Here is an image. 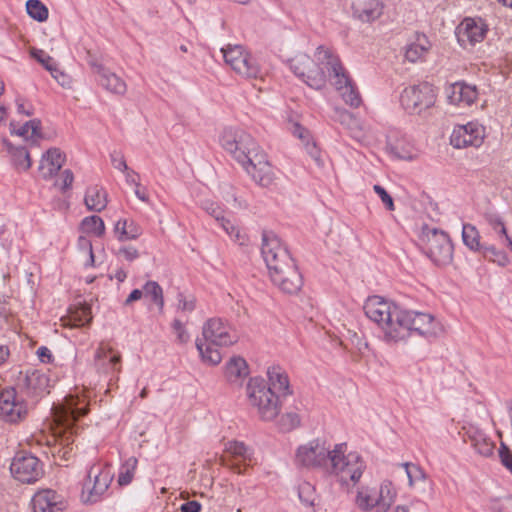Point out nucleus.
I'll use <instances>...</instances> for the list:
<instances>
[{"mask_svg":"<svg viewBox=\"0 0 512 512\" xmlns=\"http://www.w3.org/2000/svg\"><path fill=\"white\" fill-rule=\"evenodd\" d=\"M289 66L292 72L311 88L321 89L329 79L346 104L354 108L360 106L361 97L356 87L339 58L329 49L319 46L315 60L307 54H298L289 61Z\"/></svg>","mask_w":512,"mask_h":512,"instance_id":"nucleus-1","label":"nucleus"},{"mask_svg":"<svg viewBox=\"0 0 512 512\" xmlns=\"http://www.w3.org/2000/svg\"><path fill=\"white\" fill-rule=\"evenodd\" d=\"M261 254L274 285L287 294H296L303 278L288 249L273 231H263Z\"/></svg>","mask_w":512,"mask_h":512,"instance_id":"nucleus-2","label":"nucleus"},{"mask_svg":"<svg viewBox=\"0 0 512 512\" xmlns=\"http://www.w3.org/2000/svg\"><path fill=\"white\" fill-rule=\"evenodd\" d=\"M203 339H196V348L202 360L217 365L222 356L216 347L230 346L237 343L239 337L233 328L221 318L208 319L202 328Z\"/></svg>","mask_w":512,"mask_h":512,"instance_id":"nucleus-3","label":"nucleus"},{"mask_svg":"<svg viewBox=\"0 0 512 512\" xmlns=\"http://www.w3.org/2000/svg\"><path fill=\"white\" fill-rule=\"evenodd\" d=\"M220 143L246 171L269 162L253 137L241 129H224Z\"/></svg>","mask_w":512,"mask_h":512,"instance_id":"nucleus-4","label":"nucleus"},{"mask_svg":"<svg viewBox=\"0 0 512 512\" xmlns=\"http://www.w3.org/2000/svg\"><path fill=\"white\" fill-rule=\"evenodd\" d=\"M438 323L431 314L401 309L396 328H389L388 342H398L417 332L422 336H432L437 332Z\"/></svg>","mask_w":512,"mask_h":512,"instance_id":"nucleus-5","label":"nucleus"},{"mask_svg":"<svg viewBox=\"0 0 512 512\" xmlns=\"http://www.w3.org/2000/svg\"><path fill=\"white\" fill-rule=\"evenodd\" d=\"M247 396L250 405L256 409L258 416L263 421H271L279 414L283 400L275 394L271 387L263 379H250L247 385Z\"/></svg>","mask_w":512,"mask_h":512,"instance_id":"nucleus-6","label":"nucleus"},{"mask_svg":"<svg viewBox=\"0 0 512 512\" xmlns=\"http://www.w3.org/2000/svg\"><path fill=\"white\" fill-rule=\"evenodd\" d=\"M345 451L346 444L335 446L327 473L336 475L342 484L348 485L351 481L355 485L361 478L366 465L357 453L345 455Z\"/></svg>","mask_w":512,"mask_h":512,"instance_id":"nucleus-7","label":"nucleus"},{"mask_svg":"<svg viewBox=\"0 0 512 512\" xmlns=\"http://www.w3.org/2000/svg\"><path fill=\"white\" fill-rule=\"evenodd\" d=\"M421 249L439 266L449 264L453 257V246L448 234L435 228L423 231Z\"/></svg>","mask_w":512,"mask_h":512,"instance_id":"nucleus-8","label":"nucleus"},{"mask_svg":"<svg viewBox=\"0 0 512 512\" xmlns=\"http://www.w3.org/2000/svg\"><path fill=\"white\" fill-rule=\"evenodd\" d=\"M363 309L366 316L383 330L388 341V330L396 328L401 308L380 296H372L366 300Z\"/></svg>","mask_w":512,"mask_h":512,"instance_id":"nucleus-9","label":"nucleus"},{"mask_svg":"<svg viewBox=\"0 0 512 512\" xmlns=\"http://www.w3.org/2000/svg\"><path fill=\"white\" fill-rule=\"evenodd\" d=\"M112 481L110 470L100 464L90 467L83 484L81 500L85 504L98 502L107 491Z\"/></svg>","mask_w":512,"mask_h":512,"instance_id":"nucleus-10","label":"nucleus"},{"mask_svg":"<svg viewBox=\"0 0 512 512\" xmlns=\"http://www.w3.org/2000/svg\"><path fill=\"white\" fill-rule=\"evenodd\" d=\"M224 60L236 73L246 78H261L262 72L256 60L241 45H228L221 49Z\"/></svg>","mask_w":512,"mask_h":512,"instance_id":"nucleus-11","label":"nucleus"},{"mask_svg":"<svg viewBox=\"0 0 512 512\" xmlns=\"http://www.w3.org/2000/svg\"><path fill=\"white\" fill-rule=\"evenodd\" d=\"M55 421L66 431H71L75 423L88 413V403L85 398L68 395L64 402L52 409Z\"/></svg>","mask_w":512,"mask_h":512,"instance_id":"nucleus-12","label":"nucleus"},{"mask_svg":"<svg viewBox=\"0 0 512 512\" xmlns=\"http://www.w3.org/2000/svg\"><path fill=\"white\" fill-rule=\"evenodd\" d=\"M400 102L409 114H419L435 102L432 86L424 82L407 87L401 93Z\"/></svg>","mask_w":512,"mask_h":512,"instance_id":"nucleus-13","label":"nucleus"},{"mask_svg":"<svg viewBox=\"0 0 512 512\" xmlns=\"http://www.w3.org/2000/svg\"><path fill=\"white\" fill-rule=\"evenodd\" d=\"M333 450L325 447L324 443L314 440L298 448L296 453L297 465L307 468H321L328 472L330 457Z\"/></svg>","mask_w":512,"mask_h":512,"instance_id":"nucleus-14","label":"nucleus"},{"mask_svg":"<svg viewBox=\"0 0 512 512\" xmlns=\"http://www.w3.org/2000/svg\"><path fill=\"white\" fill-rule=\"evenodd\" d=\"M11 474L23 483H34L43 476V467L40 460L25 451L17 452L10 465Z\"/></svg>","mask_w":512,"mask_h":512,"instance_id":"nucleus-15","label":"nucleus"},{"mask_svg":"<svg viewBox=\"0 0 512 512\" xmlns=\"http://www.w3.org/2000/svg\"><path fill=\"white\" fill-rule=\"evenodd\" d=\"M485 129L477 122H469L454 128L450 142L455 148L479 147L483 143Z\"/></svg>","mask_w":512,"mask_h":512,"instance_id":"nucleus-16","label":"nucleus"},{"mask_svg":"<svg viewBox=\"0 0 512 512\" xmlns=\"http://www.w3.org/2000/svg\"><path fill=\"white\" fill-rule=\"evenodd\" d=\"M27 415V408L23 402L16 400V391L3 390L0 393V418L8 423H17Z\"/></svg>","mask_w":512,"mask_h":512,"instance_id":"nucleus-17","label":"nucleus"},{"mask_svg":"<svg viewBox=\"0 0 512 512\" xmlns=\"http://www.w3.org/2000/svg\"><path fill=\"white\" fill-rule=\"evenodd\" d=\"M220 460L223 466L237 474H243L247 468V461L251 460V451L243 442L232 441L227 445L226 455Z\"/></svg>","mask_w":512,"mask_h":512,"instance_id":"nucleus-18","label":"nucleus"},{"mask_svg":"<svg viewBox=\"0 0 512 512\" xmlns=\"http://www.w3.org/2000/svg\"><path fill=\"white\" fill-rule=\"evenodd\" d=\"M23 386L28 395L39 397L49 393L51 379L46 372L41 370H27L23 378Z\"/></svg>","mask_w":512,"mask_h":512,"instance_id":"nucleus-19","label":"nucleus"},{"mask_svg":"<svg viewBox=\"0 0 512 512\" xmlns=\"http://www.w3.org/2000/svg\"><path fill=\"white\" fill-rule=\"evenodd\" d=\"M382 0H357L352 5V14L355 19L363 23H371L383 14Z\"/></svg>","mask_w":512,"mask_h":512,"instance_id":"nucleus-20","label":"nucleus"},{"mask_svg":"<svg viewBox=\"0 0 512 512\" xmlns=\"http://www.w3.org/2000/svg\"><path fill=\"white\" fill-rule=\"evenodd\" d=\"M65 162V154L59 148H50L43 155L38 170L48 180L54 177Z\"/></svg>","mask_w":512,"mask_h":512,"instance_id":"nucleus-21","label":"nucleus"},{"mask_svg":"<svg viewBox=\"0 0 512 512\" xmlns=\"http://www.w3.org/2000/svg\"><path fill=\"white\" fill-rule=\"evenodd\" d=\"M59 495L50 489L37 492L32 498L34 512H62L63 503Z\"/></svg>","mask_w":512,"mask_h":512,"instance_id":"nucleus-22","label":"nucleus"},{"mask_svg":"<svg viewBox=\"0 0 512 512\" xmlns=\"http://www.w3.org/2000/svg\"><path fill=\"white\" fill-rule=\"evenodd\" d=\"M447 95L451 104L469 106L477 99L478 91L475 86L456 82L449 87Z\"/></svg>","mask_w":512,"mask_h":512,"instance_id":"nucleus-23","label":"nucleus"},{"mask_svg":"<svg viewBox=\"0 0 512 512\" xmlns=\"http://www.w3.org/2000/svg\"><path fill=\"white\" fill-rule=\"evenodd\" d=\"M487 33L486 25L480 20L475 21L474 19H465L460 28L458 38L460 41H468L470 44L475 45L483 41Z\"/></svg>","mask_w":512,"mask_h":512,"instance_id":"nucleus-24","label":"nucleus"},{"mask_svg":"<svg viewBox=\"0 0 512 512\" xmlns=\"http://www.w3.org/2000/svg\"><path fill=\"white\" fill-rule=\"evenodd\" d=\"M464 441L470 442L475 451L481 456L488 457L493 454L495 444L479 430H468L464 436Z\"/></svg>","mask_w":512,"mask_h":512,"instance_id":"nucleus-25","label":"nucleus"},{"mask_svg":"<svg viewBox=\"0 0 512 512\" xmlns=\"http://www.w3.org/2000/svg\"><path fill=\"white\" fill-rule=\"evenodd\" d=\"M269 385L273 391H277L282 399L291 394L289 379L285 371L281 367H271L267 371Z\"/></svg>","mask_w":512,"mask_h":512,"instance_id":"nucleus-26","label":"nucleus"},{"mask_svg":"<svg viewBox=\"0 0 512 512\" xmlns=\"http://www.w3.org/2000/svg\"><path fill=\"white\" fill-rule=\"evenodd\" d=\"M97 80L104 89L113 94L124 95L127 91L125 81L107 68L98 74Z\"/></svg>","mask_w":512,"mask_h":512,"instance_id":"nucleus-27","label":"nucleus"},{"mask_svg":"<svg viewBox=\"0 0 512 512\" xmlns=\"http://www.w3.org/2000/svg\"><path fill=\"white\" fill-rule=\"evenodd\" d=\"M249 374L246 361L241 357H233L227 363L225 376L231 384L241 385L242 380Z\"/></svg>","mask_w":512,"mask_h":512,"instance_id":"nucleus-28","label":"nucleus"},{"mask_svg":"<svg viewBox=\"0 0 512 512\" xmlns=\"http://www.w3.org/2000/svg\"><path fill=\"white\" fill-rule=\"evenodd\" d=\"M114 233L119 241L124 242L137 239L142 229L131 219H119L114 226Z\"/></svg>","mask_w":512,"mask_h":512,"instance_id":"nucleus-29","label":"nucleus"},{"mask_svg":"<svg viewBox=\"0 0 512 512\" xmlns=\"http://www.w3.org/2000/svg\"><path fill=\"white\" fill-rule=\"evenodd\" d=\"M64 325L70 327H81L89 325L92 321L91 307L88 304L80 305L70 310L67 319H63Z\"/></svg>","mask_w":512,"mask_h":512,"instance_id":"nucleus-30","label":"nucleus"},{"mask_svg":"<svg viewBox=\"0 0 512 512\" xmlns=\"http://www.w3.org/2000/svg\"><path fill=\"white\" fill-rule=\"evenodd\" d=\"M11 132L17 134L25 138L26 140L30 139L33 144L37 143V140L42 138L41 135V121L38 119H33L22 126H20L17 130L15 129L14 123L10 124Z\"/></svg>","mask_w":512,"mask_h":512,"instance_id":"nucleus-31","label":"nucleus"},{"mask_svg":"<svg viewBox=\"0 0 512 512\" xmlns=\"http://www.w3.org/2000/svg\"><path fill=\"white\" fill-rule=\"evenodd\" d=\"M106 197V192L98 186L88 188L85 195V204L88 210L102 211L107 205Z\"/></svg>","mask_w":512,"mask_h":512,"instance_id":"nucleus-32","label":"nucleus"},{"mask_svg":"<svg viewBox=\"0 0 512 512\" xmlns=\"http://www.w3.org/2000/svg\"><path fill=\"white\" fill-rule=\"evenodd\" d=\"M253 180L262 187H269L274 179H275V173L272 168V165L270 162H267L261 166L255 167L253 169L247 168L246 171Z\"/></svg>","mask_w":512,"mask_h":512,"instance_id":"nucleus-33","label":"nucleus"},{"mask_svg":"<svg viewBox=\"0 0 512 512\" xmlns=\"http://www.w3.org/2000/svg\"><path fill=\"white\" fill-rule=\"evenodd\" d=\"M356 505L362 511H370L376 506L379 507L375 491L369 487H361L357 492Z\"/></svg>","mask_w":512,"mask_h":512,"instance_id":"nucleus-34","label":"nucleus"},{"mask_svg":"<svg viewBox=\"0 0 512 512\" xmlns=\"http://www.w3.org/2000/svg\"><path fill=\"white\" fill-rule=\"evenodd\" d=\"M430 47L429 41L425 35H419L417 41L408 45L405 51V58L410 62H416L420 59Z\"/></svg>","mask_w":512,"mask_h":512,"instance_id":"nucleus-35","label":"nucleus"},{"mask_svg":"<svg viewBox=\"0 0 512 512\" xmlns=\"http://www.w3.org/2000/svg\"><path fill=\"white\" fill-rule=\"evenodd\" d=\"M13 166L18 170H28L31 167V158L25 147H10Z\"/></svg>","mask_w":512,"mask_h":512,"instance_id":"nucleus-36","label":"nucleus"},{"mask_svg":"<svg viewBox=\"0 0 512 512\" xmlns=\"http://www.w3.org/2000/svg\"><path fill=\"white\" fill-rule=\"evenodd\" d=\"M143 295L149 297L151 301L158 307L159 311L162 312L164 308V297L161 286L156 281H148L143 286Z\"/></svg>","mask_w":512,"mask_h":512,"instance_id":"nucleus-37","label":"nucleus"},{"mask_svg":"<svg viewBox=\"0 0 512 512\" xmlns=\"http://www.w3.org/2000/svg\"><path fill=\"white\" fill-rule=\"evenodd\" d=\"M462 239L464 244L472 251L483 250V246L480 244L479 232L475 226L471 224H464L462 228Z\"/></svg>","mask_w":512,"mask_h":512,"instance_id":"nucleus-38","label":"nucleus"},{"mask_svg":"<svg viewBox=\"0 0 512 512\" xmlns=\"http://www.w3.org/2000/svg\"><path fill=\"white\" fill-rule=\"evenodd\" d=\"M389 147L391 153L398 159L412 161L417 157L414 147L403 140H398L394 144H390Z\"/></svg>","mask_w":512,"mask_h":512,"instance_id":"nucleus-39","label":"nucleus"},{"mask_svg":"<svg viewBox=\"0 0 512 512\" xmlns=\"http://www.w3.org/2000/svg\"><path fill=\"white\" fill-rule=\"evenodd\" d=\"M81 228L85 233L94 234L98 237H101L105 232V224L97 215L85 217L81 222Z\"/></svg>","mask_w":512,"mask_h":512,"instance_id":"nucleus-40","label":"nucleus"},{"mask_svg":"<svg viewBox=\"0 0 512 512\" xmlns=\"http://www.w3.org/2000/svg\"><path fill=\"white\" fill-rule=\"evenodd\" d=\"M26 11L32 19L38 22L46 21L49 16L48 8L40 0H28Z\"/></svg>","mask_w":512,"mask_h":512,"instance_id":"nucleus-41","label":"nucleus"},{"mask_svg":"<svg viewBox=\"0 0 512 512\" xmlns=\"http://www.w3.org/2000/svg\"><path fill=\"white\" fill-rule=\"evenodd\" d=\"M137 459L135 457L128 458L120 468L118 483L121 486L131 483L137 467Z\"/></svg>","mask_w":512,"mask_h":512,"instance_id":"nucleus-42","label":"nucleus"},{"mask_svg":"<svg viewBox=\"0 0 512 512\" xmlns=\"http://www.w3.org/2000/svg\"><path fill=\"white\" fill-rule=\"evenodd\" d=\"M396 492L393 489V485L390 481H384L380 486L379 495L377 496L379 501V507L388 509L394 502Z\"/></svg>","mask_w":512,"mask_h":512,"instance_id":"nucleus-43","label":"nucleus"},{"mask_svg":"<svg viewBox=\"0 0 512 512\" xmlns=\"http://www.w3.org/2000/svg\"><path fill=\"white\" fill-rule=\"evenodd\" d=\"M31 56L44 66L50 73L57 71V65L53 58L41 49L32 48Z\"/></svg>","mask_w":512,"mask_h":512,"instance_id":"nucleus-44","label":"nucleus"},{"mask_svg":"<svg viewBox=\"0 0 512 512\" xmlns=\"http://www.w3.org/2000/svg\"><path fill=\"white\" fill-rule=\"evenodd\" d=\"M299 499L307 506H313L315 501V488L308 482H303L298 487Z\"/></svg>","mask_w":512,"mask_h":512,"instance_id":"nucleus-45","label":"nucleus"},{"mask_svg":"<svg viewBox=\"0 0 512 512\" xmlns=\"http://www.w3.org/2000/svg\"><path fill=\"white\" fill-rule=\"evenodd\" d=\"M300 424V417L296 412H286L279 420V427L282 431H291Z\"/></svg>","mask_w":512,"mask_h":512,"instance_id":"nucleus-46","label":"nucleus"},{"mask_svg":"<svg viewBox=\"0 0 512 512\" xmlns=\"http://www.w3.org/2000/svg\"><path fill=\"white\" fill-rule=\"evenodd\" d=\"M402 466L405 468L410 486H413L416 481L425 479L426 475L420 466L408 462L403 463Z\"/></svg>","mask_w":512,"mask_h":512,"instance_id":"nucleus-47","label":"nucleus"},{"mask_svg":"<svg viewBox=\"0 0 512 512\" xmlns=\"http://www.w3.org/2000/svg\"><path fill=\"white\" fill-rule=\"evenodd\" d=\"M483 254L488 257L491 254L493 258H490L493 262H496L500 266H506L508 264V257L505 252L497 250L493 245L483 246Z\"/></svg>","mask_w":512,"mask_h":512,"instance_id":"nucleus-48","label":"nucleus"},{"mask_svg":"<svg viewBox=\"0 0 512 512\" xmlns=\"http://www.w3.org/2000/svg\"><path fill=\"white\" fill-rule=\"evenodd\" d=\"M218 222L231 238L239 242L240 245L244 244V239L241 236L239 229L235 227L229 219H226L223 216Z\"/></svg>","mask_w":512,"mask_h":512,"instance_id":"nucleus-49","label":"nucleus"},{"mask_svg":"<svg viewBox=\"0 0 512 512\" xmlns=\"http://www.w3.org/2000/svg\"><path fill=\"white\" fill-rule=\"evenodd\" d=\"M373 190L380 197L381 201L389 211H393L395 209L393 198L384 187L376 184L373 186Z\"/></svg>","mask_w":512,"mask_h":512,"instance_id":"nucleus-50","label":"nucleus"},{"mask_svg":"<svg viewBox=\"0 0 512 512\" xmlns=\"http://www.w3.org/2000/svg\"><path fill=\"white\" fill-rule=\"evenodd\" d=\"M172 328L177 334V341L181 344H185L189 341V334L185 329L183 323L179 319H175L172 323Z\"/></svg>","mask_w":512,"mask_h":512,"instance_id":"nucleus-51","label":"nucleus"},{"mask_svg":"<svg viewBox=\"0 0 512 512\" xmlns=\"http://www.w3.org/2000/svg\"><path fill=\"white\" fill-rule=\"evenodd\" d=\"M113 167L121 172L128 171V166L124 155L120 151H113L110 154Z\"/></svg>","mask_w":512,"mask_h":512,"instance_id":"nucleus-52","label":"nucleus"},{"mask_svg":"<svg viewBox=\"0 0 512 512\" xmlns=\"http://www.w3.org/2000/svg\"><path fill=\"white\" fill-rule=\"evenodd\" d=\"M499 457L501 463L512 473V452L504 443L501 444Z\"/></svg>","mask_w":512,"mask_h":512,"instance_id":"nucleus-53","label":"nucleus"},{"mask_svg":"<svg viewBox=\"0 0 512 512\" xmlns=\"http://www.w3.org/2000/svg\"><path fill=\"white\" fill-rule=\"evenodd\" d=\"M116 255L122 256V257H124L125 260L131 262L139 257V252L133 246H123V247L119 248Z\"/></svg>","mask_w":512,"mask_h":512,"instance_id":"nucleus-54","label":"nucleus"},{"mask_svg":"<svg viewBox=\"0 0 512 512\" xmlns=\"http://www.w3.org/2000/svg\"><path fill=\"white\" fill-rule=\"evenodd\" d=\"M178 309L191 312L195 309V298L187 299L183 293L178 294Z\"/></svg>","mask_w":512,"mask_h":512,"instance_id":"nucleus-55","label":"nucleus"},{"mask_svg":"<svg viewBox=\"0 0 512 512\" xmlns=\"http://www.w3.org/2000/svg\"><path fill=\"white\" fill-rule=\"evenodd\" d=\"M339 120L341 124L346 125L351 130L359 128L358 120L349 112H341L339 115Z\"/></svg>","mask_w":512,"mask_h":512,"instance_id":"nucleus-56","label":"nucleus"},{"mask_svg":"<svg viewBox=\"0 0 512 512\" xmlns=\"http://www.w3.org/2000/svg\"><path fill=\"white\" fill-rule=\"evenodd\" d=\"M78 247L87 252L89 254V262H90V265H93L94 263V254H93V249H92V243L91 241L85 237V236H80L78 238Z\"/></svg>","mask_w":512,"mask_h":512,"instance_id":"nucleus-57","label":"nucleus"},{"mask_svg":"<svg viewBox=\"0 0 512 512\" xmlns=\"http://www.w3.org/2000/svg\"><path fill=\"white\" fill-rule=\"evenodd\" d=\"M51 75L62 87L69 88L71 86L72 80L70 76L63 71H60L58 68L57 71H53Z\"/></svg>","mask_w":512,"mask_h":512,"instance_id":"nucleus-58","label":"nucleus"},{"mask_svg":"<svg viewBox=\"0 0 512 512\" xmlns=\"http://www.w3.org/2000/svg\"><path fill=\"white\" fill-rule=\"evenodd\" d=\"M203 207L206 210V212L209 215H211L212 217H214L217 221H219L221 219V217H223L222 210L220 209V207L217 204H215L213 202L206 201L203 204Z\"/></svg>","mask_w":512,"mask_h":512,"instance_id":"nucleus-59","label":"nucleus"},{"mask_svg":"<svg viewBox=\"0 0 512 512\" xmlns=\"http://www.w3.org/2000/svg\"><path fill=\"white\" fill-rule=\"evenodd\" d=\"M73 180H74V175H73L72 171L70 169H65L62 172V183L59 184L58 182H56V185L60 186L62 191H66L67 189H69L71 187Z\"/></svg>","mask_w":512,"mask_h":512,"instance_id":"nucleus-60","label":"nucleus"},{"mask_svg":"<svg viewBox=\"0 0 512 512\" xmlns=\"http://www.w3.org/2000/svg\"><path fill=\"white\" fill-rule=\"evenodd\" d=\"M39 360L42 362V363H50L53 359V355L50 351V349H48L47 347L45 346H41L37 349V352H36Z\"/></svg>","mask_w":512,"mask_h":512,"instance_id":"nucleus-61","label":"nucleus"},{"mask_svg":"<svg viewBox=\"0 0 512 512\" xmlns=\"http://www.w3.org/2000/svg\"><path fill=\"white\" fill-rule=\"evenodd\" d=\"M493 227L495 230L499 228V234L504 235L507 241L508 247L512 250V239L508 236L507 230L503 224V222L499 219L493 222Z\"/></svg>","mask_w":512,"mask_h":512,"instance_id":"nucleus-62","label":"nucleus"},{"mask_svg":"<svg viewBox=\"0 0 512 512\" xmlns=\"http://www.w3.org/2000/svg\"><path fill=\"white\" fill-rule=\"evenodd\" d=\"M181 512H200L201 504L198 501H188L181 505Z\"/></svg>","mask_w":512,"mask_h":512,"instance_id":"nucleus-63","label":"nucleus"},{"mask_svg":"<svg viewBox=\"0 0 512 512\" xmlns=\"http://www.w3.org/2000/svg\"><path fill=\"white\" fill-rule=\"evenodd\" d=\"M87 55L88 64L93 69V71L98 75L105 67L97 62L96 58L90 51H87Z\"/></svg>","mask_w":512,"mask_h":512,"instance_id":"nucleus-64","label":"nucleus"}]
</instances>
